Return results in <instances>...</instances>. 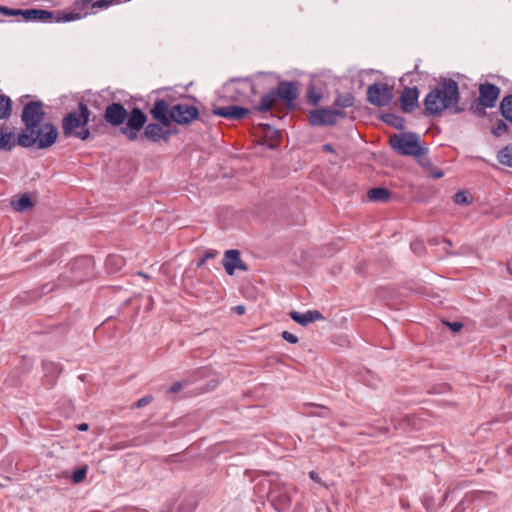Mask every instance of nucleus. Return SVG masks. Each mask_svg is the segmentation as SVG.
<instances>
[{
	"label": "nucleus",
	"mask_w": 512,
	"mask_h": 512,
	"mask_svg": "<svg viewBox=\"0 0 512 512\" xmlns=\"http://www.w3.org/2000/svg\"><path fill=\"white\" fill-rule=\"evenodd\" d=\"M459 85L453 79H445L432 89L424 98L425 114L428 116L440 115L447 110L452 114L462 112L459 106Z\"/></svg>",
	"instance_id": "obj_1"
},
{
	"label": "nucleus",
	"mask_w": 512,
	"mask_h": 512,
	"mask_svg": "<svg viewBox=\"0 0 512 512\" xmlns=\"http://www.w3.org/2000/svg\"><path fill=\"white\" fill-rule=\"evenodd\" d=\"M59 133L52 122H44L30 129H23L17 135V144L23 148H36L39 150L53 146Z\"/></svg>",
	"instance_id": "obj_2"
},
{
	"label": "nucleus",
	"mask_w": 512,
	"mask_h": 512,
	"mask_svg": "<svg viewBox=\"0 0 512 512\" xmlns=\"http://www.w3.org/2000/svg\"><path fill=\"white\" fill-rule=\"evenodd\" d=\"M91 111L88 106L80 102L77 112H70L62 119V129L65 137L74 136L82 141L88 140L91 136L87 127L90 121Z\"/></svg>",
	"instance_id": "obj_3"
},
{
	"label": "nucleus",
	"mask_w": 512,
	"mask_h": 512,
	"mask_svg": "<svg viewBox=\"0 0 512 512\" xmlns=\"http://www.w3.org/2000/svg\"><path fill=\"white\" fill-rule=\"evenodd\" d=\"M299 91L294 82L282 81L279 83L276 91H270L262 96L258 105L254 109L259 112H267L271 109L278 98L284 100L288 105L292 104L298 97Z\"/></svg>",
	"instance_id": "obj_4"
},
{
	"label": "nucleus",
	"mask_w": 512,
	"mask_h": 512,
	"mask_svg": "<svg viewBox=\"0 0 512 512\" xmlns=\"http://www.w3.org/2000/svg\"><path fill=\"white\" fill-rule=\"evenodd\" d=\"M391 148L400 155L419 157L427 152L420 144V136L417 133L393 134L389 138Z\"/></svg>",
	"instance_id": "obj_5"
},
{
	"label": "nucleus",
	"mask_w": 512,
	"mask_h": 512,
	"mask_svg": "<svg viewBox=\"0 0 512 512\" xmlns=\"http://www.w3.org/2000/svg\"><path fill=\"white\" fill-rule=\"evenodd\" d=\"M295 493L296 488L293 485L280 482L277 478L275 485L269 491V501L277 511L282 512L290 507Z\"/></svg>",
	"instance_id": "obj_6"
},
{
	"label": "nucleus",
	"mask_w": 512,
	"mask_h": 512,
	"mask_svg": "<svg viewBox=\"0 0 512 512\" xmlns=\"http://www.w3.org/2000/svg\"><path fill=\"white\" fill-rule=\"evenodd\" d=\"M21 121L24 129H30L46 122L43 103L41 101L27 102L21 112Z\"/></svg>",
	"instance_id": "obj_7"
},
{
	"label": "nucleus",
	"mask_w": 512,
	"mask_h": 512,
	"mask_svg": "<svg viewBox=\"0 0 512 512\" xmlns=\"http://www.w3.org/2000/svg\"><path fill=\"white\" fill-rule=\"evenodd\" d=\"M126 120V125L121 128V133L124 134L129 141H135L138 139L139 132L147 122V116L140 108L135 107L128 113Z\"/></svg>",
	"instance_id": "obj_8"
},
{
	"label": "nucleus",
	"mask_w": 512,
	"mask_h": 512,
	"mask_svg": "<svg viewBox=\"0 0 512 512\" xmlns=\"http://www.w3.org/2000/svg\"><path fill=\"white\" fill-rule=\"evenodd\" d=\"M345 116L346 113L342 110L321 108L310 112L309 122L312 126H332Z\"/></svg>",
	"instance_id": "obj_9"
},
{
	"label": "nucleus",
	"mask_w": 512,
	"mask_h": 512,
	"mask_svg": "<svg viewBox=\"0 0 512 512\" xmlns=\"http://www.w3.org/2000/svg\"><path fill=\"white\" fill-rule=\"evenodd\" d=\"M367 99L371 104L383 107L391 101L392 92L387 84L374 83L367 89Z\"/></svg>",
	"instance_id": "obj_10"
},
{
	"label": "nucleus",
	"mask_w": 512,
	"mask_h": 512,
	"mask_svg": "<svg viewBox=\"0 0 512 512\" xmlns=\"http://www.w3.org/2000/svg\"><path fill=\"white\" fill-rule=\"evenodd\" d=\"M3 12L7 14V16H22L25 21H52L54 18V12L42 9H2Z\"/></svg>",
	"instance_id": "obj_11"
},
{
	"label": "nucleus",
	"mask_w": 512,
	"mask_h": 512,
	"mask_svg": "<svg viewBox=\"0 0 512 512\" xmlns=\"http://www.w3.org/2000/svg\"><path fill=\"white\" fill-rule=\"evenodd\" d=\"M199 111L195 106L179 103L172 106V122H176L181 125L190 124L192 121L197 119Z\"/></svg>",
	"instance_id": "obj_12"
},
{
	"label": "nucleus",
	"mask_w": 512,
	"mask_h": 512,
	"mask_svg": "<svg viewBox=\"0 0 512 512\" xmlns=\"http://www.w3.org/2000/svg\"><path fill=\"white\" fill-rule=\"evenodd\" d=\"M103 117L109 125L119 127L126 121L128 112L121 103L113 102L106 106Z\"/></svg>",
	"instance_id": "obj_13"
},
{
	"label": "nucleus",
	"mask_w": 512,
	"mask_h": 512,
	"mask_svg": "<svg viewBox=\"0 0 512 512\" xmlns=\"http://www.w3.org/2000/svg\"><path fill=\"white\" fill-rule=\"evenodd\" d=\"M223 266L226 273L230 276L234 275L236 269L242 271L248 270V267L240 257V252L235 249L227 250L224 253Z\"/></svg>",
	"instance_id": "obj_14"
},
{
	"label": "nucleus",
	"mask_w": 512,
	"mask_h": 512,
	"mask_svg": "<svg viewBox=\"0 0 512 512\" xmlns=\"http://www.w3.org/2000/svg\"><path fill=\"white\" fill-rule=\"evenodd\" d=\"M500 89L491 83L481 84L479 87V102L483 107L492 108L499 97Z\"/></svg>",
	"instance_id": "obj_15"
},
{
	"label": "nucleus",
	"mask_w": 512,
	"mask_h": 512,
	"mask_svg": "<svg viewBox=\"0 0 512 512\" xmlns=\"http://www.w3.org/2000/svg\"><path fill=\"white\" fill-rule=\"evenodd\" d=\"M152 117L158 120L163 126L168 127L172 123V107L169 109V104L164 99H158L150 111Z\"/></svg>",
	"instance_id": "obj_16"
},
{
	"label": "nucleus",
	"mask_w": 512,
	"mask_h": 512,
	"mask_svg": "<svg viewBox=\"0 0 512 512\" xmlns=\"http://www.w3.org/2000/svg\"><path fill=\"white\" fill-rule=\"evenodd\" d=\"M419 91L417 87H405L401 93L400 105L404 113L413 111L418 106Z\"/></svg>",
	"instance_id": "obj_17"
},
{
	"label": "nucleus",
	"mask_w": 512,
	"mask_h": 512,
	"mask_svg": "<svg viewBox=\"0 0 512 512\" xmlns=\"http://www.w3.org/2000/svg\"><path fill=\"white\" fill-rule=\"evenodd\" d=\"M250 113V110L241 106L230 105L223 107H215L213 114L226 119L240 120Z\"/></svg>",
	"instance_id": "obj_18"
},
{
	"label": "nucleus",
	"mask_w": 512,
	"mask_h": 512,
	"mask_svg": "<svg viewBox=\"0 0 512 512\" xmlns=\"http://www.w3.org/2000/svg\"><path fill=\"white\" fill-rule=\"evenodd\" d=\"M111 6V0H74L73 2L75 10H80V12H88L87 9L89 8L92 12H96L98 10L108 9Z\"/></svg>",
	"instance_id": "obj_19"
},
{
	"label": "nucleus",
	"mask_w": 512,
	"mask_h": 512,
	"mask_svg": "<svg viewBox=\"0 0 512 512\" xmlns=\"http://www.w3.org/2000/svg\"><path fill=\"white\" fill-rule=\"evenodd\" d=\"M171 136L169 130H164L163 125L160 123H149L144 128V137L152 142H158L161 139L167 141Z\"/></svg>",
	"instance_id": "obj_20"
},
{
	"label": "nucleus",
	"mask_w": 512,
	"mask_h": 512,
	"mask_svg": "<svg viewBox=\"0 0 512 512\" xmlns=\"http://www.w3.org/2000/svg\"><path fill=\"white\" fill-rule=\"evenodd\" d=\"M289 316L301 326H307L314 321L324 320V316L318 310H308L304 313L291 311Z\"/></svg>",
	"instance_id": "obj_21"
},
{
	"label": "nucleus",
	"mask_w": 512,
	"mask_h": 512,
	"mask_svg": "<svg viewBox=\"0 0 512 512\" xmlns=\"http://www.w3.org/2000/svg\"><path fill=\"white\" fill-rule=\"evenodd\" d=\"M231 84H235V91L239 93L241 97H249L255 95V84L249 78L232 79Z\"/></svg>",
	"instance_id": "obj_22"
},
{
	"label": "nucleus",
	"mask_w": 512,
	"mask_h": 512,
	"mask_svg": "<svg viewBox=\"0 0 512 512\" xmlns=\"http://www.w3.org/2000/svg\"><path fill=\"white\" fill-rule=\"evenodd\" d=\"M17 144V137L5 125L0 124V150L11 151Z\"/></svg>",
	"instance_id": "obj_23"
},
{
	"label": "nucleus",
	"mask_w": 512,
	"mask_h": 512,
	"mask_svg": "<svg viewBox=\"0 0 512 512\" xmlns=\"http://www.w3.org/2000/svg\"><path fill=\"white\" fill-rule=\"evenodd\" d=\"M53 21L57 23H66L80 20L89 15V12H80V10H75L73 7V11L65 12V11H56L54 12Z\"/></svg>",
	"instance_id": "obj_24"
},
{
	"label": "nucleus",
	"mask_w": 512,
	"mask_h": 512,
	"mask_svg": "<svg viewBox=\"0 0 512 512\" xmlns=\"http://www.w3.org/2000/svg\"><path fill=\"white\" fill-rule=\"evenodd\" d=\"M269 476L271 477L270 479L261 480L255 486V492L261 498L265 496L269 498V491L273 488L275 482L277 481V474H269Z\"/></svg>",
	"instance_id": "obj_25"
},
{
	"label": "nucleus",
	"mask_w": 512,
	"mask_h": 512,
	"mask_svg": "<svg viewBox=\"0 0 512 512\" xmlns=\"http://www.w3.org/2000/svg\"><path fill=\"white\" fill-rule=\"evenodd\" d=\"M106 269L108 273L115 274L125 265V259L121 255L111 254L106 258Z\"/></svg>",
	"instance_id": "obj_26"
},
{
	"label": "nucleus",
	"mask_w": 512,
	"mask_h": 512,
	"mask_svg": "<svg viewBox=\"0 0 512 512\" xmlns=\"http://www.w3.org/2000/svg\"><path fill=\"white\" fill-rule=\"evenodd\" d=\"M367 198L371 202H386L390 198V192L383 187L372 188L367 192Z\"/></svg>",
	"instance_id": "obj_27"
},
{
	"label": "nucleus",
	"mask_w": 512,
	"mask_h": 512,
	"mask_svg": "<svg viewBox=\"0 0 512 512\" xmlns=\"http://www.w3.org/2000/svg\"><path fill=\"white\" fill-rule=\"evenodd\" d=\"M12 114V100L4 94H0V120L7 119Z\"/></svg>",
	"instance_id": "obj_28"
},
{
	"label": "nucleus",
	"mask_w": 512,
	"mask_h": 512,
	"mask_svg": "<svg viewBox=\"0 0 512 512\" xmlns=\"http://www.w3.org/2000/svg\"><path fill=\"white\" fill-rule=\"evenodd\" d=\"M497 160L500 164L512 168V143L504 146L497 153Z\"/></svg>",
	"instance_id": "obj_29"
},
{
	"label": "nucleus",
	"mask_w": 512,
	"mask_h": 512,
	"mask_svg": "<svg viewBox=\"0 0 512 512\" xmlns=\"http://www.w3.org/2000/svg\"><path fill=\"white\" fill-rule=\"evenodd\" d=\"M501 115L512 123V94L505 96L500 103Z\"/></svg>",
	"instance_id": "obj_30"
},
{
	"label": "nucleus",
	"mask_w": 512,
	"mask_h": 512,
	"mask_svg": "<svg viewBox=\"0 0 512 512\" xmlns=\"http://www.w3.org/2000/svg\"><path fill=\"white\" fill-rule=\"evenodd\" d=\"M12 207L16 211L23 212L33 206L32 200L28 194H23L19 199L11 201Z\"/></svg>",
	"instance_id": "obj_31"
},
{
	"label": "nucleus",
	"mask_w": 512,
	"mask_h": 512,
	"mask_svg": "<svg viewBox=\"0 0 512 512\" xmlns=\"http://www.w3.org/2000/svg\"><path fill=\"white\" fill-rule=\"evenodd\" d=\"M355 97L351 93L338 95L334 101V105L341 108H349L354 105Z\"/></svg>",
	"instance_id": "obj_32"
},
{
	"label": "nucleus",
	"mask_w": 512,
	"mask_h": 512,
	"mask_svg": "<svg viewBox=\"0 0 512 512\" xmlns=\"http://www.w3.org/2000/svg\"><path fill=\"white\" fill-rule=\"evenodd\" d=\"M383 120L386 123L394 126L395 128H401L402 127L403 119L400 118V117L395 116L394 114H391V113L385 114L383 116Z\"/></svg>",
	"instance_id": "obj_33"
},
{
	"label": "nucleus",
	"mask_w": 512,
	"mask_h": 512,
	"mask_svg": "<svg viewBox=\"0 0 512 512\" xmlns=\"http://www.w3.org/2000/svg\"><path fill=\"white\" fill-rule=\"evenodd\" d=\"M454 201L460 205H467L471 202V196L466 191H460L455 194Z\"/></svg>",
	"instance_id": "obj_34"
},
{
	"label": "nucleus",
	"mask_w": 512,
	"mask_h": 512,
	"mask_svg": "<svg viewBox=\"0 0 512 512\" xmlns=\"http://www.w3.org/2000/svg\"><path fill=\"white\" fill-rule=\"evenodd\" d=\"M88 468L87 466L81 467L73 472V482L81 483L87 475Z\"/></svg>",
	"instance_id": "obj_35"
},
{
	"label": "nucleus",
	"mask_w": 512,
	"mask_h": 512,
	"mask_svg": "<svg viewBox=\"0 0 512 512\" xmlns=\"http://www.w3.org/2000/svg\"><path fill=\"white\" fill-rule=\"evenodd\" d=\"M508 131V125L502 121L499 120L496 124V126L493 128L492 133L494 136L499 137L506 133Z\"/></svg>",
	"instance_id": "obj_36"
},
{
	"label": "nucleus",
	"mask_w": 512,
	"mask_h": 512,
	"mask_svg": "<svg viewBox=\"0 0 512 512\" xmlns=\"http://www.w3.org/2000/svg\"><path fill=\"white\" fill-rule=\"evenodd\" d=\"M308 102L312 105H317L321 99V94L316 92L313 87H310L307 92Z\"/></svg>",
	"instance_id": "obj_37"
},
{
	"label": "nucleus",
	"mask_w": 512,
	"mask_h": 512,
	"mask_svg": "<svg viewBox=\"0 0 512 512\" xmlns=\"http://www.w3.org/2000/svg\"><path fill=\"white\" fill-rule=\"evenodd\" d=\"M92 265V260L89 257L77 259L72 263V269H79L81 267H89Z\"/></svg>",
	"instance_id": "obj_38"
},
{
	"label": "nucleus",
	"mask_w": 512,
	"mask_h": 512,
	"mask_svg": "<svg viewBox=\"0 0 512 512\" xmlns=\"http://www.w3.org/2000/svg\"><path fill=\"white\" fill-rule=\"evenodd\" d=\"M189 384V381H177L173 383L167 390V393L175 394L181 391L184 387Z\"/></svg>",
	"instance_id": "obj_39"
},
{
	"label": "nucleus",
	"mask_w": 512,
	"mask_h": 512,
	"mask_svg": "<svg viewBox=\"0 0 512 512\" xmlns=\"http://www.w3.org/2000/svg\"><path fill=\"white\" fill-rule=\"evenodd\" d=\"M153 400V397L151 395H147V396H144L142 398H140L136 403H135V407L136 408H143L145 406H147L148 404H150Z\"/></svg>",
	"instance_id": "obj_40"
},
{
	"label": "nucleus",
	"mask_w": 512,
	"mask_h": 512,
	"mask_svg": "<svg viewBox=\"0 0 512 512\" xmlns=\"http://www.w3.org/2000/svg\"><path fill=\"white\" fill-rule=\"evenodd\" d=\"M282 338L291 344H296L298 342V337L288 331L282 332Z\"/></svg>",
	"instance_id": "obj_41"
},
{
	"label": "nucleus",
	"mask_w": 512,
	"mask_h": 512,
	"mask_svg": "<svg viewBox=\"0 0 512 512\" xmlns=\"http://www.w3.org/2000/svg\"><path fill=\"white\" fill-rule=\"evenodd\" d=\"M216 255H217V252H216V251H214V250H208V251L204 254L203 258L199 261L198 266L203 265V264L205 263V261H206V260H208V259H210V258H214Z\"/></svg>",
	"instance_id": "obj_42"
},
{
	"label": "nucleus",
	"mask_w": 512,
	"mask_h": 512,
	"mask_svg": "<svg viewBox=\"0 0 512 512\" xmlns=\"http://www.w3.org/2000/svg\"><path fill=\"white\" fill-rule=\"evenodd\" d=\"M453 332H459L463 324L461 322L455 321V322H446L445 323Z\"/></svg>",
	"instance_id": "obj_43"
},
{
	"label": "nucleus",
	"mask_w": 512,
	"mask_h": 512,
	"mask_svg": "<svg viewBox=\"0 0 512 512\" xmlns=\"http://www.w3.org/2000/svg\"><path fill=\"white\" fill-rule=\"evenodd\" d=\"M423 248H424V246H423L422 242H420V241H414L411 243V249L415 253H420L423 250Z\"/></svg>",
	"instance_id": "obj_44"
},
{
	"label": "nucleus",
	"mask_w": 512,
	"mask_h": 512,
	"mask_svg": "<svg viewBox=\"0 0 512 512\" xmlns=\"http://www.w3.org/2000/svg\"><path fill=\"white\" fill-rule=\"evenodd\" d=\"M430 175L431 177H433L434 179H439L441 177L444 176V172L440 169H437V168H433L431 169L430 171Z\"/></svg>",
	"instance_id": "obj_45"
},
{
	"label": "nucleus",
	"mask_w": 512,
	"mask_h": 512,
	"mask_svg": "<svg viewBox=\"0 0 512 512\" xmlns=\"http://www.w3.org/2000/svg\"><path fill=\"white\" fill-rule=\"evenodd\" d=\"M309 477H310V479L312 481H314L316 483H319V484H322L321 478L319 477V475L315 471H310L309 472Z\"/></svg>",
	"instance_id": "obj_46"
},
{
	"label": "nucleus",
	"mask_w": 512,
	"mask_h": 512,
	"mask_svg": "<svg viewBox=\"0 0 512 512\" xmlns=\"http://www.w3.org/2000/svg\"><path fill=\"white\" fill-rule=\"evenodd\" d=\"M485 496H488L489 498H494V497H495V495H494V494H492V493H490V492L486 493V492H482V491H481V492H478V493L476 494L475 499H480V498L485 497Z\"/></svg>",
	"instance_id": "obj_47"
},
{
	"label": "nucleus",
	"mask_w": 512,
	"mask_h": 512,
	"mask_svg": "<svg viewBox=\"0 0 512 512\" xmlns=\"http://www.w3.org/2000/svg\"><path fill=\"white\" fill-rule=\"evenodd\" d=\"M77 429L79 431H87L89 429V425L87 423H80L77 425Z\"/></svg>",
	"instance_id": "obj_48"
},
{
	"label": "nucleus",
	"mask_w": 512,
	"mask_h": 512,
	"mask_svg": "<svg viewBox=\"0 0 512 512\" xmlns=\"http://www.w3.org/2000/svg\"><path fill=\"white\" fill-rule=\"evenodd\" d=\"M235 311L238 315H242L245 312V307L243 305H238L235 307Z\"/></svg>",
	"instance_id": "obj_49"
},
{
	"label": "nucleus",
	"mask_w": 512,
	"mask_h": 512,
	"mask_svg": "<svg viewBox=\"0 0 512 512\" xmlns=\"http://www.w3.org/2000/svg\"><path fill=\"white\" fill-rule=\"evenodd\" d=\"M322 149L327 152H334V148L331 144L327 143L322 146Z\"/></svg>",
	"instance_id": "obj_50"
},
{
	"label": "nucleus",
	"mask_w": 512,
	"mask_h": 512,
	"mask_svg": "<svg viewBox=\"0 0 512 512\" xmlns=\"http://www.w3.org/2000/svg\"><path fill=\"white\" fill-rule=\"evenodd\" d=\"M2 9H10L9 7H6V6H0V14L4 15V16H7V14L5 12L2 11Z\"/></svg>",
	"instance_id": "obj_51"
},
{
	"label": "nucleus",
	"mask_w": 512,
	"mask_h": 512,
	"mask_svg": "<svg viewBox=\"0 0 512 512\" xmlns=\"http://www.w3.org/2000/svg\"><path fill=\"white\" fill-rule=\"evenodd\" d=\"M329 414V410L327 408L324 409V411L322 412L321 416H326Z\"/></svg>",
	"instance_id": "obj_52"
},
{
	"label": "nucleus",
	"mask_w": 512,
	"mask_h": 512,
	"mask_svg": "<svg viewBox=\"0 0 512 512\" xmlns=\"http://www.w3.org/2000/svg\"><path fill=\"white\" fill-rule=\"evenodd\" d=\"M138 274H139L140 276H142V277L146 278V279H148V278H149V277H148V275H147V274H145L144 272H139Z\"/></svg>",
	"instance_id": "obj_53"
},
{
	"label": "nucleus",
	"mask_w": 512,
	"mask_h": 512,
	"mask_svg": "<svg viewBox=\"0 0 512 512\" xmlns=\"http://www.w3.org/2000/svg\"><path fill=\"white\" fill-rule=\"evenodd\" d=\"M507 388L512 392V384L511 385H507Z\"/></svg>",
	"instance_id": "obj_54"
},
{
	"label": "nucleus",
	"mask_w": 512,
	"mask_h": 512,
	"mask_svg": "<svg viewBox=\"0 0 512 512\" xmlns=\"http://www.w3.org/2000/svg\"><path fill=\"white\" fill-rule=\"evenodd\" d=\"M111 512H115V511H111Z\"/></svg>",
	"instance_id": "obj_55"
}]
</instances>
